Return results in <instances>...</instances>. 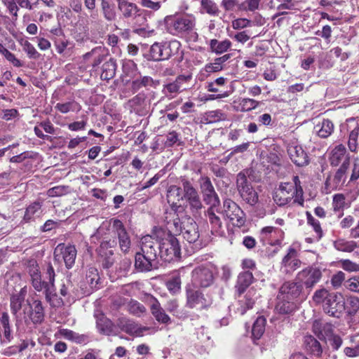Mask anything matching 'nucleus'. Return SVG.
I'll list each match as a JSON object with an SVG mask.
<instances>
[{"label": "nucleus", "mask_w": 359, "mask_h": 359, "mask_svg": "<svg viewBox=\"0 0 359 359\" xmlns=\"http://www.w3.org/2000/svg\"><path fill=\"white\" fill-rule=\"evenodd\" d=\"M163 22L165 29L170 34L178 37L189 36L190 40L197 41L198 34L195 31L196 18L194 15H170L164 18Z\"/></svg>", "instance_id": "nucleus-1"}, {"label": "nucleus", "mask_w": 359, "mask_h": 359, "mask_svg": "<svg viewBox=\"0 0 359 359\" xmlns=\"http://www.w3.org/2000/svg\"><path fill=\"white\" fill-rule=\"evenodd\" d=\"M274 202L279 206H284L293 200L292 203L304 205L303 190L297 189L291 182L280 183L273 194Z\"/></svg>", "instance_id": "nucleus-2"}, {"label": "nucleus", "mask_w": 359, "mask_h": 359, "mask_svg": "<svg viewBox=\"0 0 359 359\" xmlns=\"http://www.w3.org/2000/svg\"><path fill=\"white\" fill-rule=\"evenodd\" d=\"M157 237L160 238L158 249L162 259L166 262H170L180 257L179 242L173 235L165 233V231L160 230L157 232Z\"/></svg>", "instance_id": "nucleus-3"}, {"label": "nucleus", "mask_w": 359, "mask_h": 359, "mask_svg": "<svg viewBox=\"0 0 359 359\" xmlns=\"http://www.w3.org/2000/svg\"><path fill=\"white\" fill-rule=\"evenodd\" d=\"M350 164V158L346 161L332 173L327 176L325 182V192L330 194L332 191L341 189L347 179L348 170Z\"/></svg>", "instance_id": "nucleus-4"}, {"label": "nucleus", "mask_w": 359, "mask_h": 359, "mask_svg": "<svg viewBox=\"0 0 359 359\" xmlns=\"http://www.w3.org/2000/svg\"><path fill=\"white\" fill-rule=\"evenodd\" d=\"M55 273L54 269L50 264H48L46 271V278L48 280H42V291H44L46 299L47 302L50 303V306L58 308L64 304V301L62 297H58L55 292Z\"/></svg>", "instance_id": "nucleus-5"}, {"label": "nucleus", "mask_w": 359, "mask_h": 359, "mask_svg": "<svg viewBox=\"0 0 359 359\" xmlns=\"http://www.w3.org/2000/svg\"><path fill=\"white\" fill-rule=\"evenodd\" d=\"M322 278L321 269L317 266H309L298 272L296 280L302 286L304 285L306 294H309L312 288Z\"/></svg>", "instance_id": "nucleus-6"}, {"label": "nucleus", "mask_w": 359, "mask_h": 359, "mask_svg": "<svg viewBox=\"0 0 359 359\" xmlns=\"http://www.w3.org/2000/svg\"><path fill=\"white\" fill-rule=\"evenodd\" d=\"M237 189L242 199L250 205H255L259 201L258 194L248 181L244 174L237 176Z\"/></svg>", "instance_id": "nucleus-7"}, {"label": "nucleus", "mask_w": 359, "mask_h": 359, "mask_svg": "<svg viewBox=\"0 0 359 359\" xmlns=\"http://www.w3.org/2000/svg\"><path fill=\"white\" fill-rule=\"evenodd\" d=\"M283 298H287L290 300L298 302L303 301L307 298L306 294L302 285L296 280L294 281H286L280 287L278 294Z\"/></svg>", "instance_id": "nucleus-8"}, {"label": "nucleus", "mask_w": 359, "mask_h": 359, "mask_svg": "<svg viewBox=\"0 0 359 359\" xmlns=\"http://www.w3.org/2000/svg\"><path fill=\"white\" fill-rule=\"evenodd\" d=\"M223 214L233 226L240 227L245 224V213L231 199L227 198L224 201Z\"/></svg>", "instance_id": "nucleus-9"}, {"label": "nucleus", "mask_w": 359, "mask_h": 359, "mask_svg": "<svg viewBox=\"0 0 359 359\" xmlns=\"http://www.w3.org/2000/svg\"><path fill=\"white\" fill-rule=\"evenodd\" d=\"M285 237L284 231L279 228L269 226L262 228L259 232V241L264 245L280 247Z\"/></svg>", "instance_id": "nucleus-10"}, {"label": "nucleus", "mask_w": 359, "mask_h": 359, "mask_svg": "<svg viewBox=\"0 0 359 359\" xmlns=\"http://www.w3.org/2000/svg\"><path fill=\"white\" fill-rule=\"evenodd\" d=\"M186 292V306L190 309L201 310L208 308L212 304L209 298L205 297L200 290H195L191 285L187 286Z\"/></svg>", "instance_id": "nucleus-11"}, {"label": "nucleus", "mask_w": 359, "mask_h": 359, "mask_svg": "<svg viewBox=\"0 0 359 359\" xmlns=\"http://www.w3.org/2000/svg\"><path fill=\"white\" fill-rule=\"evenodd\" d=\"M323 309L329 316L339 318L345 309L344 296L339 292H331Z\"/></svg>", "instance_id": "nucleus-12"}, {"label": "nucleus", "mask_w": 359, "mask_h": 359, "mask_svg": "<svg viewBox=\"0 0 359 359\" xmlns=\"http://www.w3.org/2000/svg\"><path fill=\"white\" fill-rule=\"evenodd\" d=\"M191 76H178L176 79L168 84L163 86V93L168 99H173L180 92L189 88V83Z\"/></svg>", "instance_id": "nucleus-13"}, {"label": "nucleus", "mask_w": 359, "mask_h": 359, "mask_svg": "<svg viewBox=\"0 0 359 359\" xmlns=\"http://www.w3.org/2000/svg\"><path fill=\"white\" fill-rule=\"evenodd\" d=\"M54 257L56 260L62 259L68 269H71L75 263L76 250L74 245L59 244L54 251Z\"/></svg>", "instance_id": "nucleus-14"}, {"label": "nucleus", "mask_w": 359, "mask_h": 359, "mask_svg": "<svg viewBox=\"0 0 359 359\" xmlns=\"http://www.w3.org/2000/svg\"><path fill=\"white\" fill-rule=\"evenodd\" d=\"M212 281V272L207 266H200L192 271L193 287H208Z\"/></svg>", "instance_id": "nucleus-15"}, {"label": "nucleus", "mask_w": 359, "mask_h": 359, "mask_svg": "<svg viewBox=\"0 0 359 359\" xmlns=\"http://www.w3.org/2000/svg\"><path fill=\"white\" fill-rule=\"evenodd\" d=\"M182 187L184 190V198L188 202L192 212H197L203 207L201 201L196 189L191 183L187 180H182Z\"/></svg>", "instance_id": "nucleus-16"}, {"label": "nucleus", "mask_w": 359, "mask_h": 359, "mask_svg": "<svg viewBox=\"0 0 359 359\" xmlns=\"http://www.w3.org/2000/svg\"><path fill=\"white\" fill-rule=\"evenodd\" d=\"M200 183L205 203L210 205V207H217L219 204V199L210 178L207 177H201Z\"/></svg>", "instance_id": "nucleus-17"}, {"label": "nucleus", "mask_w": 359, "mask_h": 359, "mask_svg": "<svg viewBox=\"0 0 359 359\" xmlns=\"http://www.w3.org/2000/svg\"><path fill=\"white\" fill-rule=\"evenodd\" d=\"M301 264L302 262L298 258L297 251L294 248L290 247L282 259L281 270L285 273H292L300 267Z\"/></svg>", "instance_id": "nucleus-18"}, {"label": "nucleus", "mask_w": 359, "mask_h": 359, "mask_svg": "<svg viewBox=\"0 0 359 359\" xmlns=\"http://www.w3.org/2000/svg\"><path fill=\"white\" fill-rule=\"evenodd\" d=\"M111 222L112 230L118 236L121 250L127 252L130 247V240L123 222L118 219H112Z\"/></svg>", "instance_id": "nucleus-19"}, {"label": "nucleus", "mask_w": 359, "mask_h": 359, "mask_svg": "<svg viewBox=\"0 0 359 359\" xmlns=\"http://www.w3.org/2000/svg\"><path fill=\"white\" fill-rule=\"evenodd\" d=\"M180 234L190 243H194L198 241L199 238L198 225L190 217H184L183 229Z\"/></svg>", "instance_id": "nucleus-20"}, {"label": "nucleus", "mask_w": 359, "mask_h": 359, "mask_svg": "<svg viewBox=\"0 0 359 359\" xmlns=\"http://www.w3.org/2000/svg\"><path fill=\"white\" fill-rule=\"evenodd\" d=\"M26 271L30 276L33 287L38 292L42 291L43 283L39 266L36 259H31L27 260L26 262Z\"/></svg>", "instance_id": "nucleus-21"}, {"label": "nucleus", "mask_w": 359, "mask_h": 359, "mask_svg": "<svg viewBox=\"0 0 359 359\" xmlns=\"http://www.w3.org/2000/svg\"><path fill=\"white\" fill-rule=\"evenodd\" d=\"M287 153L292 161L297 166H304L309 163V158L303 148L292 143L287 147Z\"/></svg>", "instance_id": "nucleus-22"}, {"label": "nucleus", "mask_w": 359, "mask_h": 359, "mask_svg": "<svg viewBox=\"0 0 359 359\" xmlns=\"http://www.w3.org/2000/svg\"><path fill=\"white\" fill-rule=\"evenodd\" d=\"M184 198L182 189L176 185L169 187L167 191L168 203L170 205L173 211L182 212L184 210L183 207L179 203Z\"/></svg>", "instance_id": "nucleus-23"}, {"label": "nucleus", "mask_w": 359, "mask_h": 359, "mask_svg": "<svg viewBox=\"0 0 359 359\" xmlns=\"http://www.w3.org/2000/svg\"><path fill=\"white\" fill-rule=\"evenodd\" d=\"M349 158L346 148L342 144H339L330 149L328 151V161L331 166L337 167L341 163L346 161V158Z\"/></svg>", "instance_id": "nucleus-24"}, {"label": "nucleus", "mask_w": 359, "mask_h": 359, "mask_svg": "<svg viewBox=\"0 0 359 359\" xmlns=\"http://www.w3.org/2000/svg\"><path fill=\"white\" fill-rule=\"evenodd\" d=\"M148 301L149 303L151 313L158 323L162 324H169L171 323L170 316L161 307V305L157 299L151 296Z\"/></svg>", "instance_id": "nucleus-25"}, {"label": "nucleus", "mask_w": 359, "mask_h": 359, "mask_svg": "<svg viewBox=\"0 0 359 359\" xmlns=\"http://www.w3.org/2000/svg\"><path fill=\"white\" fill-rule=\"evenodd\" d=\"M141 245V251L149 257V260L156 261L158 242L155 241L152 236L147 235L142 238Z\"/></svg>", "instance_id": "nucleus-26"}, {"label": "nucleus", "mask_w": 359, "mask_h": 359, "mask_svg": "<svg viewBox=\"0 0 359 359\" xmlns=\"http://www.w3.org/2000/svg\"><path fill=\"white\" fill-rule=\"evenodd\" d=\"M313 333L321 340H327L333 334V326L330 323L316 320L313 323Z\"/></svg>", "instance_id": "nucleus-27"}, {"label": "nucleus", "mask_w": 359, "mask_h": 359, "mask_svg": "<svg viewBox=\"0 0 359 359\" xmlns=\"http://www.w3.org/2000/svg\"><path fill=\"white\" fill-rule=\"evenodd\" d=\"M257 297L256 290L254 288L250 289L243 298L238 301V307L236 308L237 312L241 315L245 314L248 309L253 307Z\"/></svg>", "instance_id": "nucleus-28"}, {"label": "nucleus", "mask_w": 359, "mask_h": 359, "mask_svg": "<svg viewBox=\"0 0 359 359\" xmlns=\"http://www.w3.org/2000/svg\"><path fill=\"white\" fill-rule=\"evenodd\" d=\"M297 308V302L290 300L287 298H283L279 294L277 295V303L275 306L276 312L280 314H290Z\"/></svg>", "instance_id": "nucleus-29"}, {"label": "nucleus", "mask_w": 359, "mask_h": 359, "mask_svg": "<svg viewBox=\"0 0 359 359\" xmlns=\"http://www.w3.org/2000/svg\"><path fill=\"white\" fill-rule=\"evenodd\" d=\"M177 212V211H174L173 213H169L172 219H169V217H166V228L168 232H165V233H170L172 235L180 234L183 229L184 218L181 220L176 214Z\"/></svg>", "instance_id": "nucleus-30"}, {"label": "nucleus", "mask_w": 359, "mask_h": 359, "mask_svg": "<svg viewBox=\"0 0 359 359\" xmlns=\"http://www.w3.org/2000/svg\"><path fill=\"white\" fill-rule=\"evenodd\" d=\"M253 279V275L250 271H244L239 273L235 286L236 292L239 296L252 284Z\"/></svg>", "instance_id": "nucleus-31"}, {"label": "nucleus", "mask_w": 359, "mask_h": 359, "mask_svg": "<svg viewBox=\"0 0 359 359\" xmlns=\"http://www.w3.org/2000/svg\"><path fill=\"white\" fill-rule=\"evenodd\" d=\"M95 317L99 331L104 334L109 335L113 331V325L111 320L100 311L95 313Z\"/></svg>", "instance_id": "nucleus-32"}, {"label": "nucleus", "mask_w": 359, "mask_h": 359, "mask_svg": "<svg viewBox=\"0 0 359 359\" xmlns=\"http://www.w3.org/2000/svg\"><path fill=\"white\" fill-rule=\"evenodd\" d=\"M154 260H149V257L143 252H137L135 266L140 271H149L155 265Z\"/></svg>", "instance_id": "nucleus-33"}, {"label": "nucleus", "mask_w": 359, "mask_h": 359, "mask_svg": "<svg viewBox=\"0 0 359 359\" xmlns=\"http://www.w3.org/2000/svg\"><path fill=\"white\" fill-rule=\"evenodd\" d=\"M147 60L161 61L165 60L164 57V44L161 43H154L151 46L149 53L145 55Z\"/></svg>", "instance_id": "nucleus-34"}, {"label": "nucleus", "mask_w": 359, "mask_h": 359, "mask_svg": "<svg viewBox=\"0 0 359 359\" xmlns=\"http://www.w3.org/2000/svg\"><path fill=\"white\" fill-rule=\"evenodd\" d=\"M215 207H210L205 213V217L211 225V231L212 233H219L222 227V222L220 217L214 212Z\"/></svg>", "instance_id": "nucleus-35"}, {"label": "nucleus", "mask_w": 359, "mask_h": 359, "mask_svg": "<svg viewBox=\"0 0 359 359\" xmlns=\"http://www.w3.org/2000/svg\"><path fill=\"white\" fill-rule=\"evenodd\" d=\"M334 248L341 252H352L356 248H359V243L354 241H348L343 238H338L333 242Z\"/></svg>", "instance_id": "nucleus-36"}, {"label": "nucleus", "mask_w": 359, "mask_h": 359, "mask_svg": "<svg viewBox=\"0 0 359 359\" xmlns=\"http://www.w3.org/2000/svg\"><path fill=\"white\" fill-rule=\"evenodd\" d=\"M233 103L235 104V109L242 112L255 109L259 104V102L251 98H241L238 101H234Z\"/></svg>", "instance_id": "nucleus-37"}, {"label": "nucleus", "mask_w": 359, "mask_h": 359, "mask_svg": "<svg viewBox=\"0 0 359 359\" xmlns=\"http://www.w3.org/2000/svg\"><path fill=\"white\" fill-rule=\"evenodd\" d=\"M100 280V276L98 274L97 269L95 267L90 266L86 271V278L84 283H86L88 286H86L85 289L86 292H90L92 290L96 287L98 284Z\"/></svg>", "instance_id": "nucleus-38"}, {"label": "nucleus", "mask_w": 359, "mask_h": 359, "mask_svg": "<svg viewBox=\"0 0 359 359\" xmlns=\"http://www.w3.org/2000/svg\"><path fill=\"white\" fill-rule=\"evenodd\" d=\"M334 124L329 119H323L322 122L315 126V130L317 135L321 138H327L334 131Z\"/></svg>", "instance_id": "nucleus-39"}, {"label": "nucleus", "mask_w": 359, "mask_h": 359, "mask_svg": "<svg viewBox=\"0 0 359 359\" xmlns=\"http://www.w3.org/2000/svg\"><path fill=\"white\" fill-rule=\"evenodd\" d=\"M31 309L30 318L32 321L35 324L41 323L44 318V310L41 302L34 300L31 306Z\"/></svg>", "instance_id": "nucleus-40"}, {"label": "nucleus", "mask_w": 359, "mask_h": 359, "mask_svg": "<svg viewBox=\"0 0 359 359\" xmlns=\"http://www.w3.org/2000/svg\"><path fill=\"white\" fill-rule=\"evenodd\" d=\"M201 13H206L210 16H218L220 11L217 4L213 0H201Z\"/></svg>", "instance_id": "nucleus-41"}, {"label": "nucleus", "mask_w": 359, "mask_h": 359, "mask_svg": "<svg viewBox=\"0 0 359 359\" xmlns=\"http://www.w3.org/2000/svg\"><path fill=\"white\" fill-rule=\"evenodd\" d=\"M304 344L306 350L312 355L319 357L321 355L323 349L320 344L312 336H306L304 338Z\"/></svg>", "instance_id": "nucleus-42"}, {"label": "nucleus", "mask_w": 359, "mask_h": 359, "mask_svg": "<svg viewBox=\"0 0 359 359\" xmlns=\"http://www.w3.org/2000/svg\"><path fill=\"white\" fill-rule=\"evenodd\" d=\"M231 46V42L229 39L218 41L217 39H211L210 41V48L211 50L216 54H222L227 51Z\"/></svg>", "instance_id": "nucleus-43"}, {"label": "nucleus", "mask_w": 359, "mask_h": 359, "mask_svg": "<svg viewBox=\"0 0 359 359\" xmlns=\"http://www.w3.org/2000/svg\"><path fill=\"white\" fill-rule=\"evenodd\" d=\"M164 44V57L165 60H168L172 56L177 55L181 48V43L173 39L168 42H165Z\"/></svg>", "instance_id": "nucleus-44"}, {"label": "nucleus", "mask_w": 359, "mask_h": 359, "mask_svg": "<svg viewBox=\"0 0 359 359\" xmlns=\"http://www.w3.org/2000/svg\"><path fill=\"white\" fill-rule=\"evenodd\" d=\"M266 319L263 316H259L254 323L252 328V337L253 340L259 339L265 331Z\"/></svg>", "instance_id": "nucleus-45"}, {"label": "nucleus", "mask_w": 359, "mask_h": 359, "mask_svg": "<svg viewBox=\"0 0 359 359\" xmlns=\"http://www.w3.org/2000/svg\"><path fill=\"white\" fill-rule=\"evenodd\" d=\"M41 212V204L39 202H34L27 208L24 219L27 222H29L32 219L39 217Z\"/></svg>", "instance_id": "nucleus-46"}, {"label": "nucleus", "mask_w": 359, "mask_h": 359, "mask_svg": "<svg viewBox=\"0 0 359 359\" xmlns=\"http://www.w3.org/2000/svg\"><path fill=\"white\" fill-rule=\"evenodd\" d=\"M91 56L95 57V60L92 65L93 67H95L104 60L105 56L104 49L101 46L96 47L92 49L91 51L86 53L83 55V58L86 60Z\"/></svg>", "instance_id": "nucleus-47"}, {"label": "nucleus", "mask_w": 359, "mask_h": 359, "mask_svg": "<svg viewBox=\"0 0 359 359\" xmlns=\"http://www.w3.org/2000/svg\"><path fill=\"white\" fill-rule=\"evenodd\" d=\"M116 64L114 60L110 59L105 62L102 66L101 78L104 80H109L115 75Z\"/></svg>", "instance_id": "nucleus-48"}, {"label": "nucleus", "mask_w": 359, "mask_h": 359, "mask_svg": "<svg viewBox=\"0 0 359 359\" xmlns=\"http://www.w3.org/2000/svg\"><path fill=\"white\" fill-rule=\"evenodd\" d=\"M117 2L118 8L125 18H129L136 12L135 4L128 2L127 0H117Z\"/></svg>", "instance_id": "nucleus-49"}, {"label": "nucleus", "mask_w": 359, "mask_h": 359, "mask_svg": "<svg viewBox=\"0 0 359 359\" xmlns=\"http://www.w3.org/2000/svg\"><path fill=\"white\" fill-rule=\"evenodd\" d=\"M23 292V289H22L19 293L13 294L11 297V309L14 314L21 309L22 304L25 299Z\"/></svg>", "instance_id": "nucleus-50"}, {"label": "nucleus", "mask_w": 359, "mask_h": 359, "mask_svg": "<svg viewBox=\"0 0 359 359\" xmlns=\"http://www.w3.org/2000/svg\"><path fill=\"white\" fill-rule=\"evenodd\" d=\"M101 6L104 17L107 21H113L116 19V14L113 5L107 0H102Z\"/></svg>", "instance_id": "nucleus-51"}, {"label": "nucleus", "mask_w": 359, "mask_h": 359, "mask_svg": "<svg viewBox=\"0 0 359 359\" xmlns=\"http://www.w3.org/2000/svg\"><path fill=\"white\" fill-rule=\"evenodd\" d=\"M55 108L62 114H67L69 111H77L81 109V106L74 101L65 103H57Z\"/></svg>", "instance_id": "nucleus-52"}, {"label": "nucleus", "mask_w": 359, "mask_h": 359, "mask_svg": "<svg viewBox=\"0 0 359 359\" xmlns=\"http://www.w3.org/2000/svg\"><path fill=\"white\" fill-rule=\"evenodd\" d=\"M147 330H148L147 327H141L138 324H137L134 322H131V321H128L126 323V327H125V331L127 333H128L130 334L135 335L137 337L142 336L143 334V332L146 331Z\"/></svg>", "instance_id": "nucleus-53"}, {"label": "nucleus", "mask_w": 359, "mask_h": 359, "mask_svg": "<svg viewBox=\"0 0 359 359\" xmlns=\"http://www.w3.org/2000/svg\"><path fill=\"white\" fill-rule=\"evenodd\" d=\"M359 136V127L355 128L349 133L348 147V149L353 153L358 151V138Z\"/></svg>", "instance_id": "nucleus-54"}, {"label": "nucleus", "mask_w": 359, "mask_h": 359, "mask_svg": "<svg viewBox=\"0 0 359 359\" xmlns=\"http://www.w3.org/2000/svg\"><path fill=\"white\" fill-rule=\"evenodd\" d=\"M330 295H331V292H330L327 290L325 288H320L315 291L312 299L313 301L317 304H325L326 300L328 299Z\"/></svg>", "instance_id": "nucleus-55"}, {"label": "nucleus", "mask_w": 359, "mask_h": 359, "mask_svg": "<svg viewBox=\"0 0 359 359\" xmlns=\"http://www.w3.org/2000/svg\"><path fill=\"white\" fill-rule=\"evenodd\" d=\"M70 192V188L68 186L60 185L50 188L47 191L49 197H60L65 196Z\"/></svg>", "instance_id": "nucleus-56"}, {"label": "nucleus", "mask_w": 359, "mask_h": 359, "mask_svg": "<svg viewBox=\"0 0 359 359\" xmlns=\"http://www.w3.org/2000/svg\"><path fill=\"white\" fill-rule=\"evenodd\" d=\"M154 84V80L150 76H143L140 79L134 80L132 83V88L135 90H137L142 87L151 86Z\"/></svg>", "instance_id": "nucleus-57"}, {"label": "nucleus", "mask_w": 359, "mask_h": 359, "mask_svg": "<svg viewBox=\"0 0 359 359\" xmlns=\"http://www.w3.org/2000/svg\"><path fill=\"white\" fill-rule=\"evenodd\" d=\"M21 44L23 50L27 53L29 58L39 59L40 57V54L30 42L25 41Z\"/></svg>", "instance_id": "nucleus-58"}, {"label": "nucleus", "mask_w": 359, "mask_h": 359, "mask_svg": "<svg viewBox=\"0 0 359 359\" xmlns=\"http://www.w3.org/2000/svg\"><path fill=\"white\" fill-rule=\"evenodd\" d=\"M1 323L4 328V337L8 341H10V339L11 337V325H10L9 316L7 313L4 312L2 313V316L1 318Z\"/></svg>", "instance_id": "nucleus-59"}, {"label": "nucleus", "mask_w": 359, "mask_h": 359, "mask_svg": "<svg viewBox=\"0 0 359 359\" xmlns=\"http://www.w3.org/2000/svg\"><path fill=\"white\" fill-rule=\"evenodd\" d=\"M307 215V222L310 224L314 231L316 233V236L318 238H320L323 236V230L320 226V224L318 220L315 219L309 212H306Z\"/></svg>", "instance_id": "nucleus-60"}, {"label": "nucleus", "mask_w": 359, "mask_h": 359, "mask_svg": "<svg viewBox=\"0 0 359 359\" xmlns=\"http://www.w3.org/2000/svg\"><path fill=\"white\" fill-rule=\"evenodd\" d=\"M181 283H182L180 276H175L167 282L166 285L168 290L172 294H176L180 292L181 289Z\"/></svg>", "instance_id": "nucleus-61"}, {"label": "nucleus", "mask_w": 359, "mask_h": 359, "mask_svg": "<svg viewBox=\"0 0 359 359\" xmlns=\"http://www.w3.org/2000/svg\"><path fill=\"white\" fill-rule=\"evenodd\" d=\"M72 286L73 285L69 279L66 278L62 280L59 290L60 295L65 297L66 299H68L70 296V292L72 290Z\"/></svg>", "instance_id": "nucleus-62"}, {"label": "nucleus", "mask_w": 359, "mask_h": 359, "mask_svg": "<svg viewBox=\"0 0 359 359\" xmlns=\"http://www.w3.org/2000/svg\"><path fill=\"white\" fill-rule=\"evenodd\" d=\"M359 179V158L356 157L353 159L351 174L348 181V184L354 183Z\"/></svg>", "instance_id": "nucleus-63"}, {"label": "nucleus", "mask_w": 359, "mask_h": 359, "mask_svg": "<svg viewBox=\"0 0 359 359\" xmlns=\"http://www.w3.org/2000/svg\"><path fill=\"white\" fill-rule=\"evenodd\" d=\"M346 287L351 292L359 293V276H355L347 280Z\"/></svg>", "instance_id": "nucleus-64"}]
</instances>
